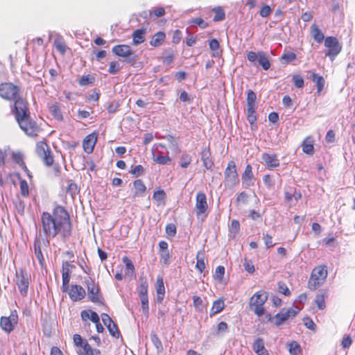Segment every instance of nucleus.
<instances>
[{"instance_id":"nucleus-33","label":"nucleus","mask_w":355,"mask_h":355,"mask_svg":"<svg viewBox=\"0 0 355 355\" xmlns=\"http://www.w3.org/2000/svg\"><path fill=\"white\" fill-rule=\"evenodd\" d=\"M311 79L313 82L315 83L317 87V94L318 95H320L325 85V80L324 78L322 76L313 72L311 75Z\"/></svg>"},{"instance_id":"nucleus-57","label":"nucleus","mask_w":355,"mask_h":355,"mask_svg":"<svg viewBox=\"0 0 355 355\" xmlns=\"http://www.w3.org/2000/svg\"><path fill=\"white\" fill-rule=\"evenodd\" d=\"M54 46L58 51H59L61 54H64L67 50V46L63 41L61 40H55L54 42Z\"/></svg>"},{"instance_id":"nucleus-63","label":"nucleus","mask_w":355,"mask_h":355,"mask_svg":"<svg viewBox=\"0 0 355 355\" xmlns=\"http://www.w3.org/2000/svg\"><path fill=\"white\" fill-rule=\"evenodd\" d=\"M243 267L245 270L250 274L254 273L255 270L252 261L247 259L244 260Z\"/></svg>"},{"instance_id":"nucleus-24","label":"nucleus","mask_w":355,"mask_h":355,"mask_svg":"<svg viewBox=\"0 0 355 355\" xmlns=\"http://www.w3.org/2000/svg\"><path fill=\"white\" fill-rule=\"evenodd\" d=\"M200 155L204 167L207 170L211 169L214 166V162L211 158V150L209 146L202 148Z\"/></svg>"},{"instance_id":"nucleus-16","label":"nucleus","mask_w":355,"mask_h":355,"mask_svg":"<svg viewBox=\"0 0 355 355\" xmlns=\"http://www.w3.org/2000/svg\"><path fill=\"white\" fill-rule=\"evenodd\" d=\"M300 311L297 307L285 309L283 308L280 311L275 315V325L277 327L280 326L289 318H294Z\"/></svg>"},{"instance_id":"nucleus-4","label":"nucleus","mask_w":355,"mask_h":355,"mask_svg":"<svg viewBox=\"0 0 355 355\" xmlns=\"http://www.w3.org/2000/svg\"><path fill=\"white\" fill-rule=\"evenodd\" d=\"M69 212L61 205L55 207L52 215L49 212H44L42 216V222H69Z\"/></svg>"},{"instance_id":"nucleus-51","label":"nucleus","mask_w":355,"mask_h":355,"mask_svg":"<svg viewBox=\"0 0 355 355\" xmlns=\"http://www.w3.org/2000/svg\"><path fill=\"white\" fill-rule=\"evenodd\" d=\"M277 290L280 294H282L285 296H290L291 295L290 289L283 282H279L277 283Z\"/></svg>"},{"instance_id":"nucleus-11","label":"nucleus","mask_w":355,"mask_h":355,"mask_svg":"<svg viewBox=\"0 0 355 355\" xmlns=\"http://www.w3.org/2000/svg\"><path fill=\"white\" fill-rule=\"evenodd\" d=\"M84 283L87 290L89 300L94 303H102L103 297L100 288L94 279L90 277L87 278L85 279Z\"/></svg>"},{"instance_id":"nucleus-17","label":"nucleus","mask_w":355,"mask_h":355,"mask_svg":"<svg viewBox=\"0 0 355 355\" xmlns=\"http://www.w3.org/2000/svg\"><path fill=\"white\" fill-rule=\"evenodd\" d=\"M75 268V266L69 261H63L62 266V290L63 292H67L69 289V284L71 275V270Z\"/></svg>"},{"instance_id":"nucleus-21","label":"nucleus","mask_w":355,"mask_h":355,"mask_svg":"<svg viewBox=\"0 0 355 355\" xmlns=\"http://www.w3.org/2000/svg\"><path fill=\"white\" fill-rule=\"evenodd\" d=\"M68 291L69 296L73 302L80 301L85 297V290L80 285L72 284Z\"/></svg>"},{"instance_id":"nucleus-60","label":"nucleus","mask_w":355,"mask_h":355,"mask_svg":"<svg viewBox=\"0 0 355 355\" xmlns=\"http://www.w3.org/2000/svg\"><path fill=\"white\" fill-rule=\"evenodd\" d=\"M154 161L159 164L164 165V164H167L171 162V158L168 155H165V156L160 155V156H157L154 159Z\"/></svg>"},{"instance_id":"nucleus-45","label":"nucleus","mask_w":355,"mask_h":355,"mask_svg":"<svg viewBox=\"0 0 355 355\" xmlns=\"http://www.w3.org/2000/svg\"><path fill=\"white\" fill-rule=\"evenodd\" d=\"M141 300V309L143 314L148 318L149 315V306H148V297L146 296H141L139 297Z\"/></svg>"},{"instance_id":"nucleus-53","label":"nucleus","mask_w":355,"mask_h":355,"mask_svg":"<svg viewBox=\"0 0 355 355\" xmlns=\"http://www.w3.org/2000/svg\"><path fill=\"white\" fill-rule=\"evenodd\" d=\"M67 192L70 194L71 197L79 192L78 186L72 180H68V186L67 187Z\"/></svg>"},{"instance_id":"nucleus-34","label":"nucleus","mask_w":355,"mask_h":355,"mask_svg":"<svg viewBox=\"0 0 355 355\" xmlns=\"http://www.w3.org/2000/svg\"><path fill=\"white\" fill-rule=\"evenodd\" d=\"M58 223H42V229L46 236L55 237L57 235V225Z\"/></svg>"},{"instance_id":"nucleus-52","label":"nucleus","mask_w":355,"mask_h":355,"mask_svg":"<svg viewBox=\"0 0 355 355\" xmlns=\"http://www.w3.org/2000/svg\"><path fill=\"white\" fill-rule=\"evenodd\" d=\"M94 77L93 76L88 74L81 77L78 80V84L80 86H87L92 84L94 82Z\"/></svg>"},{"instance_id":"nucleus-48","label":"nucleus","mask_w":355,"mask_h":355,"mask_svg":"<svg viewBox=\"0 0 355 355\" xmlns=\"http://www.w3.org/2000/svg\"><path fill=\"white\" fill-rule=\"evenodd\" d=\"M20 194L23 198H27L29 196V187L25 180L19 181Z\"/></svg>"},{"instance_id":"nucleus-54","label":"nucleus","mask_w":355,"mask_h":355,"mask_svg":"<svg viewBox=\"0 0 355 355\" xmlns=\"http://www.w3.org/2000/svg\"><path fill=\"white\" fill-rule=\"evenodd\" d=\"M225 268L223 266H218L216 267L215 273L214 275V279L222 282L225 275Z\"/></svg>"},{"instance_id":"nucleus-15","label":"nucleus","mask_w":355,"mask_h":355,"mask_svg":"<svg viewBox=\"0 0 355 355\" xmlns=\"http://www.w3.org/2000/svg\"><path fill=\"white\" fill-rule=\"evenodd\" d=\"M18 323V315L16 311H12L9 316L0 318V327L6 333H10Z\"/></svg>"},{"instance_id":"nucleus-22","label":"nucleus","mask_w":355,"mask_h":355,"mask_svg":"<svg viewBox=\"0 0 355 355\" xmlns=\"http://www.w3.org/2000/svg\"><path fill=\"white\" fill-rule=\"evenodd\" d=\"M49 242L46 239L37 238L34 241V253L39 263L43 266L44 263V258L42 252V246H48Z\"/></svg>"},{"instance_id":"nucleus-3","label":"nucleus","mask_w":355,"mask_h":355,"mask_svg":"<svg viewBox=\"0 0 355 355\" xmlns=\"http://www.w3.org/2000/svg\"><path fill=\"white\" fill-rule=\"evenodd\" d=\"M268 300V295L264 291L256 292L250 299L249 305L254 313L260 317L265 313L264 304Z\"/></svg>"},{"instance_id":"nucleus-43","label":"nucleus","mask_w":355,"mask_h":355,"mask_svg":"<svg viewBox=\"0 0 355 355\" xmlns=\"http://www.w3.org/2000/svg\"><path fill=\"white\" fill-rule=\"evenodd\" d=\"M11 159L12 160L17 164H18L20 167L25 164L24 161V155L20 152H12L11 153Z\"/></svg>"},{"instance_id":"nucleus-37","label":"nucleus","mask_w":355,"mask_h":355,"mask_svg":"<svg viewBox=\"0 0 355 355\" xmlns=\"http://www.w3.org/2000/svg\"><path fill=\"white\" fill-rule=\"evenodd\" d=\"M225 307L224 300L218 299L213 302L212 306L210 310V316H213L221 312Z\"/></svg>"},{"instance_id":"nucleus-12","label":"nucleus","mask_w":355,"mask_h":355,"mask_svg":"<svg viewBox=\"0 0 355 355\" xmlns=\"http://www.w3.org/2000/svg\"><path fill=\"white\" fill-rule=\"evenodd\" d=\"M35 152L45 165L49 166L53 164V156L49 145L44 141H39L36 144Z\"/></svg>"},{"instance_id":"nucleus-50","label":"nucleus","mask_w":355,"mask_h":355,"mask_svg":"<svg viewBox=\"0 0 355 355\" xmlns=\"http://www.w3.org/2000/svg\"><path fill=\"white\" fill-rule=\"evenodd\" d=\"M166 238L171 239L176 234V226L174 223H168L165 228Z\"/></svg>"},{"instance_id":"nucleus-14","label":"nucleus","mask_w":355,"mask_h":355,"mask_svg":"<svg viewBox=\"0 0 355 355\" xmlns=\"http://www.w3.org/2000/svg\"><path fill=\"white\" fill-rule=\"evenodd\" d=\"M247 58L248 61L253 64H256V62H257L266 71L268 70L270 67L269 59L266 54L263 51H259L258 53L249 51L247 53Z\"/></svg>"},{"instance_id":"nucleus-36","label":"nucleus","mask_w":355,"mask_h":355,"mask_svg":"<svg viewBox=\"0 0 355 355\" xmlns=\"http://www.w3.org/2000/svg\"><path fill=\"white\" fill-rule=\"evenodd\" d=\"M61 225H57V235L60 234L62 237L69 236L71 234V223H60Z\"/></svg>"},{"instance_id":"nucleus-6","label":"nucleus","mask_w":355,"mask_h":355,"mask_svg":"<svg viewBox=\"0 0 355 355\" xmlns=\"http://www.w3.org/2000/svg\"><path fill=\"white\" fill-rule=\"evenodd\" d=\"M21 96V90L18 85L10 82L0 84V96L8 101H13Z\"/></svg>"},{"instance_id":"nucleus-7","label":"nucleus","mask_w":355,"mask_h":355,"mask_svg":"<svg viewBox=\"0 0 355 355\" xmlns=\"http://www.w3.org/2000/svg\"><path fill=\"white\" fill-rule=\"evenodd\" d=\"M73 343L76 347V352L78 355H100L101 351L93 349L86 340H83L80 335L74 334Z\"/></svg>"},{"instance_id":"nucleus-30","label":"nucleus","mask_w":355,"mask_h":355,"mask_svg":"<svg viewBox=\"0 0 355 355\" xmlns=\"http://www.w3.org/2000/svg\"><path fill=\"white\" fill-rule=\"evenodd\" d=\"M146 191V187L141 179L133 182V193L135 197L143 196Z\"/></svg>"},{"instance_id":"nucleus-56","label":"nucleus","mask_w":355,"mask_h":355,"mask_svg":"<svg viewBox=\"0 0 355 355\" xmlns=\"http://www.w3.org/2000/svg\"><path fill=\"white\" fill-rule=\"evenodd\" d=\"M107 328L108 329L110 334L113 337L116 338H118L119 337L120 331L117 327V325L114 322H112L111 324L108 325L107 327Z\"/></svg>"},{"instance_id":"nucleus-25","label":"nucleus","mask_w":355,"mask_h":355,"mask_svg":"<svg viewBox=\"0 0 355 355\" xmlns=\"http://www.w3.org/2000/svg\"><path fill=\"white\" fill-rule=\"evenodd\" d=\"M284 198L287 202L293 203L302 198V194L295 188L288 187L284 191Z\"/></svg>"},{"instance_id":"nucleus-59","label":"nucleus","mask_w":355,"mask_h":355,"mask_svg":"<svg viewBox=\"0 0 355 355\" xmlns=\"http://www.w3.org/2000/svg\"><path fill=\"white\" fill-rule=\"evenodd\" d=\"M292 80H293L294 85L297 88H302L304 87V81L303 78L300 75H294L293 76Z\"/></svg>"},{"instance_id":"nucleus-19","label":"nucleus","mask_w":355,"mask_h":355,"mask_svg":"<svg viewBox=\"0 0 355 355\" xmlns=\"http://www.w3.org/2000/svg\"><path fill=\"white\" fill-rule=\"evenodd\" d=\"M242 185L248 189L254 185L255 177L253 174L252 166L248 164L246 165L241 175Z\"/></svg>"},{"instance_id":"nucleus-39","label":"nucleus","mask_w":355,"mask_h":355,"mask_svg":"<svg viewBox=\"0 0 355 355\" xmlns=\"http://www.w3.org/2000/svg\"><path fill=\"white\" fill-rule=\"evenodd\" d=\"M327 294L325 292L318 293L315 298V304L320 310H324L326 308L325 299Z\"/></svg>"},{"instance_id":"nucleus-62","label":"nucleus","mask_w":355,"mask_h":355,"mask_svg":"<svg viewBox=\"0 0 355 355\" xmlns=\"http://www.w3.org/2000/svg\"><path fill=\"white\" fill-rule=\"evenodd\" d=\"M304 324L307 327L308 329L315 331L316 329V324L314 323V322L312 320V319L309 317H305L303 319Z\"/></svg>"},{"instance_id":"nucleus-27","label":"nucleus","mask_w":355,"mask_h":355,"mask_svg":"<svg viewBox=\"0 0 355 355\" xmlns=\"http://www.w3.org/2000/svg\"><path fill=\"white\" fill-rule=\"evenodd\" d=\"M155 288L157 293V301L158 303H162L165 296V287L164 284V280L162 277H158L157 278Z\"/></svg>"},{"instance_id":"nucleus-28","label":"nucleus","mask_w":355,"mask_h":355,"mask_svg":"<svg viewBox=\"0 0 355 355\" xmlns=\"http://www.w3.org/2000/svg\"><path fill=\"white\" fill-rule=\"evenodd\" d=\"M166 37V33L164 31H158L152 36L149 42L150 45L155 48L160 46L165 42Z\"/></svg>"},{"instance_id":"nucleus-42","label":"nucleus","mask_w":355,"mask_h":355,"mask_svg":"<svg viewBox=\"0 0 355 355\" xmlns=\"http://www.w3.org/2000/svg\"><path fill=\"white\" fill-rule=\"evenodd\" d=\"M212 11L215 13L214 17V21H220L225 18V12L222 7H216L212 9Z\"/></svg>"},{"instance_id":"nucleus-29","label":"nucleus","mask_w":355,"mask_h":355,"mask_svg":"<svg viewBox=\"0 0 355 355\" xmlns=\"http://www.w3.org/2000/svg\"><path fill=\"white\" fill-rule=\"evenodd\" d=\"M314 139L312 136L306 137L302 143V151L308 155H313L314 153Z\"/></svg>"},{"instance_id":"nucleus-44","label":"nucleus","mask_w":355,"mask_h":355,"mask_svg":"<svg viewBox=\"0 0 355 355\" xmlns=\"http://www.w3.org/2000/svg\"><path fill=\"white\" fill-rule=\"evenodd\" d=\"M148 285L146 279H141L140 284L138 286L139 296H146L148 295Z\"/></svg>"},{"instance_id":"nucleus-35","label":"nucleus","mask_w":355,"mask_h":355,"mask_svg":"<svg viewBox=\"0 0 355 355\" xmlns=\"http://www.w3.org/2000/svg\"><path fill=\"white\" fill-rule=\"evenodd\" d=\"M205 255L203 250L198 251L196 254V268L202 273L205 269Z\"/></svg>"},{"instance_id":"nucleus-31","label":"nucleus","mask_w":355,"mask_h":355,"mask_svg":"<svg viewBox=\"0 0 355 355\" xmlns=\"http://www.w3.org/2000/svg\"><path fill=\"white\" fill-rule=\"evenodd\" d=\"M253 349L257 355H268V352L264 346L263 339L257 338L253 343Z\"/></svg>"},{"instance_id":"nucleus-47","label":"nucleus","mask_w":355,"mask_h":355,"mask_svg":"<svg viewBox=\"0 0 355 355\" xmlns=\"http://www.w3.org/2000/svg\"><path fill=\"white\" fill-rule=\"evenodd\" d=\"M296 58H297V56H296V54L295 53L291 52V51H288V52L284 53L282 55L281 60H282L283 64H287L289 62L296 60Z\"/></svg>"},{"instance_id":"nucleus-5","label":"nucleus","mask_w":355,"mask_h":355,"mask_svg":"<svg viewBox=\"0 0 355 355\" xmlns=\"http://www.w3.org/2000/svg\"><path fill=\"white\" fill-rule=\"evenodd\" d=\"M224 184L226 188H233L239 183V175L234 161H229L224 171Z\"/></svg>"},{"instance_id":"nucleus-18","label":"nucleus","mask_w":355,"mask_h":355,"mask_svg":"<svg viewBox=\"0 0 355 355\" xmlns=\"http://www.w3.org/2000/svg\"><path fill=\"white\" fill-rule=\"evenodd\" d=\"M112 53L119 57L133 60L135 59V53L130 46L127 44H118L112 48Z\"/></svg>"},{"instance_id":"nucleus-8","label":"nucleus","mask_w":355,"mask_h":355,"mask_svg":"<svg viewBox=\"0 0 355 355\" xmlns=\"http://www.w3.org/2000/svg\"><path fill=\"white\" fill-rule=\"evenodd\" d=\"M31 281V275L24 269H19L15 272V282L22 296L28 294V286Z\"/></svg>"},{"instance_id":"nucleus-38","label":"nucleus","mask_w":355,"mask_h":355,"mask_svg":"<svg viewBox=\"0 0 355 355\" xmlns=\"http://www.w3.org/2000/svg\"><path fill=\"white\" fill-rule=\"evenodd\" d=\"M53 117L58 121H63V116L59 105L57 103L52 104L49 107Z\"/></svg>"},{"instance_id":"nucleus-23","label":"nucleus","mask_w":355,"mask_h":355,"mask_svg":"<svg viewBox=\"0 0 355 355\" xmlns=\"http://www.w3.org/2000/svg\"><path fill=\"white\" fill-rule=\"evenodd\" d=\"M261 159L269 170H273L279 166L280 162L276 154L263 153Z\"/></svg>"},{"instance_id":"nucleus-9","label":"nucleus","mask_w":355,"mask_h":355,"mask_svg":"<svg viewBox=\"0 0 355 355\" xmlns=\"http://www.w3.org/2000/svg\"><path fill=\"white\" fill-rule=\"evenodd\" d=\"M257 95L251 89L247 92V120L250 123L252 128L256 126L257 117L256 114Z\"/></svg>"},{"instance_id":"nucleus-1","label":"nucleus","mask_w":355,"mask_h":355,"mask_svg":"<svg viewBox=\"0 0 355 355\" xmlns=\"http://www.w3.org/2000/svg\"><path fill=\"white\" fill-rule=\"evenodd\" d=\"M11 112L19 128L30 137H37L41 131L40 127L31 117V113L27 100L19 96L13 101Z\"/></svg>"},{"instance_id":"nucleus-58","label":"nucleus","mask_w":355,"mask_h":355,"mask_svg":"<svg viewBox=\"0 0 355 355\" xmlns=\"http://www.w3.org/2000/svg\"><path fill=\"white\" fill-rule=\"evenodd\" d=\"M248 196L245 192H241L238 193L236 199L237 205H244L247 202Z\"/></svg>"},{"instance_id":"nucleus-49","label":"nucleus","mask_w":355,"mask_h":355,"mask_svg":"<svg viewBox=\"0 0 355 355\" xmlns=\"http://www.w3.org/2000/svg\"><path fill=\"white\" fill-rule=\"evenodd\" d=\"M174 58H175V55H174V53H173V51H169V50H166L163 53L162 60L163 63L166 64H170L173 62Z\"/></svg>"},{"instance_id":"nucleus-55","label":"nucleus","mask_w":355,"mask_h":355,"mask_svg":"<svg viewBox=\"0 0 355 355\" xmlns=\"http://www.w3.org/2000/svg\"><path fill=\"white\" fill-rule=\"evenodd\" d=\"M122 260L125 265V270L130 275L134 274L135 266L132 263V261L128 257H123Z\"/></svg>"},{"instance_id":"nucleus-20","label":"nucleus","mask_w":355,"mask_h":355,"mask_svg":"<svg viewBox=\"0 0 355 355\" xmlns=\"http://www.w3.org/2000/svg\"><path fill=\"white\" fill-rule=\"evenodd\" d=\"M98 140V133L93 132L87 135L83 141V148L87 154L93 153L95 145Z\"/></svg>"},{"instance_id":"nucleus-26","label":"nucleus","mask_w":355,"mask_h":355,"mask_svg":"<svg viewBox=\"0 0 355 355\" xmlns=\"http://www.w3.org/2000/svg\"><path fill=\"white\" fill-rule=\"evenodd\" d=\"M146 28H141L133 31L132 34V44L139 45L146 41Z\"/></svg>"},{"instance_id":"nucleus-64","label":"nucleus","mask_w":355,"mask_h":355,"mask_svg":"<svg viewBox=\"0 0 355 355\" xmlns=\"http://www.w3.org/2000/svg\"><path fill=\"white\" fill-rule=\"evenodd\" d=\"M130 173L137 177L141 175L144 173V168L141 165H137L133 168L131 169Z\"/></svg>"},{"instance_id":"nucleus-2","label":"nucleus","mask_w":355,"mask_h":355,"mask_svg":"<svg viewBox=\"0 0 355 355\" xmlns=\"http://www.w3.org/2000/svg\"><path fill=\"white\" fill-rule=\"evenodd\" d=\"M328 275L326 265H318L313 268L307 282V288L312 291L317 290L326 282Z\"/></svg>"},{"instance_id":"nucleus-41","label":"nucleus","mask_w":355,"mask_h":355,"mask_svg":"<svg viewBox=\"0 0 355 355\" xmlns=\"http://www.w3.org/2000/svg\"><path fill=\"white\" fill-rule=\"evenodd\" d=\"M166 197V195L165 191L160 188L158 190L155 191L153 195V199L158 203H164Z\"/></svg>"},{"instance_id":"nucleus-61","label":"nucleus","mask_w":355,"mask_h":355,"mask_svg":"<svg viewBox=\"0 0 355 355\" xmlns=\"http://www.w3.org/2000/svg\"><path fill=\"white\" fill-rule=\"evenodd\" d=\"M120 64L116 61L111 62L110 64V67L108 69V72L110 74H116L120 70Z\"/></svg>"},{"instance_id":"nucleus-40","label":"nucleus","mask_w":355,"mask_h":355,"mask_svg":"<svg viewBox=\"0 0 355 355\" xmlns=\"http://www.w3.org/2000/svg\"><path fill=\"white\" fill-rule=\"evenodd\" d=\"M288 352L291 355H299L302 353V349L297 342L293 340L288 343Z\"/></svg>"},{"instance_id":"nucleus-32","label":"nucleus","mask_w":355,"mask_h":355,"mask_svg":"<svg viewBox=\"0 0 355 355\" xmlns=\"http://www.w3.org/2000/svg\"><path fill=\"white\" fill-rule=\"evenodd\" d=\"M311 35L318 44H321L324 40V35L315 24H313L310 28Z\"/></svg>"},{"instance_id":"nucleus-46","label":"nucleus","mask_w":355,"mask_h":355,"mask_svg":"<svg viewBox=\"0 0 355 355\" xmlns=\"http://www.w3.org/2000/svg\"><path fill=\"white\" fill-rule=\"evenodd\" d=\"M191 161V156L189 154L184 153L181 155L180 158V166L183 168H186L190 165Z\"/></svg>"},{"instance_id":"nucleus-13","label":"nucleus","mask_w":355,"mask_h":355,"mask_svg":"<svg viewBox=\"0 0 355 355\" xmlns=\"http://www.w3.org/2000/svg\"><path fill=\"white\" fill-rule=\"evenodd\" d=\"M324 46L328 49L325 55L329 57L331 60H334L342 50V46L340 44L338 40L334 36H329L325 38Z\"/></svg>"},{"instance_id":"nucleus-10","label":"nucleus","mask_w":355,"mask_h":355,"mask_svg":"<svg viewBox=\"0 0 355 355\" xmlns=\"http://www.w3.org/2000/svg\"><path fill=\"white\" fill-rule=\"evenodd\" d=\"M195 212L198 219L204 220L209 212L207 196L204 192H198L196 196Z\"/></svg>"}]
</instances>
